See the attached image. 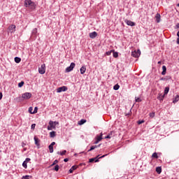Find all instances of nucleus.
<instances>
[{"mask_svg": "<svg viewBox=\"0 0 179 179\" xmlns=\"http://www.w3.org/2000/svg\"><path fill=\"white\" fill-rule=\"evenodd\" d=\"M24 6L25 8H29V9H36V3L33 2L31 0H25L24 3Z\"/></svg>", "mask_w": 179, "mask_h": 179, "instance_id": "obj_1", "label": "nucleus"}, {"mask_svg": "<svg viewBox=\"0 0 179 179\" xmlns=\"http://www.w3.org/2000/svg\"><path fill=\"white\" fill-rule=\"evenodd\" d=\"M31 93L30 92H25L24 94H22V98L23 99V100H29V99H31Z\"/></svg>", "mask_w": 179, "mask_h": 179, "instance_id": "obj_2", "label": "nucleus"}, {"mask_svg": "<svg viewBox=\"0 0 179 179\" xmlns=\"http://www.w3.org/2000/svg\"><path fill=\"white\" fill-rule=\"evenodd\" d=\"M131 57H134V58H139L141 57V50H134L131 52Z\"/></svg>", "mask_w": 179, "mask_h": 179, "instance_id": "obj_3", "label": "nucleus"}, {"mask_svg": "<svg viewBox=\"0 0 179 179\" xmlns=\"http://www.w3.org/2000/svg\"><path fill=\"white\" fill-rule=\"evenodd\" d=\"M76 64L74 62H71L70 66L66 67L65 72H71V71H73V68H75Z\"/></svg>", "mask_w": 179, "mask_h": 179, "instance_id": "obj_4", "label": "nucleus"}, {"mask_svg": "<svg viewBox=\"0 0 179 179\" xmlns=\"http://www.w3.org/2000/svg\"><path fill=\"white\" fill-rule=\"evenodd\" d=\"M38 72L41 75L45 73V64H42L41 66L38 68Z\"/></svg>", "mask_w": 179, "mask_h": 179, "instance_id": "obj_5", "label": "nucleus"}, {"mask_svg": "<svg viewBox=\"0 0 179 179\" xmlns=\"http://www.w3.org/2000/svg\"><path fill=\"white\" fill-rule=\"evenodd\" d=\"M9 33H15L16 31V25L15 24H11L8 27V29Z\"/></svg>", "mask_w": 179, "mask_h": 179, "instance_id": "obj_6", "label": "nucleus"}, {"mask_svg": "<svg viewBox=\"0 0 179 179\" xmlns=\"http://www.w3.org/2000/svg\"><path fill=\"white\" fill-rule=\"evenodd\" d=\"M68 90V87L66 86H62L57 89V93H61L62 92H66Z\"/></svg>", "mask_w": 179, "mask_h": 179, "instance_id": "obj_7", "label": "nucleus"}, {"mask_svg": "<svg viewBox=\"0 0 179 179\" xmlns=\"http://www.w3.org/2000/svg\"><path fill=\"white\" fill-rule=\"evenodd\" d=\"M99 156L100 155H98V156H96V157H95L94 158H90L89 159V163H99Z\"/></svg>", "mask_w": 179, "mask_h": 179, "instance_id": "obj_8", "label": "nucleus"}, {"mask_svg": "<svg viewBox=\"0 0 179 179\" xmlns=\"http://www.w3.org/2000/svg\"><path fill=\"white\" fill-rule=\"evenodd\" d=\"M31 37H33L34 38H36V37H37V28H34L32 30Z\"/></svg>", "mask_w": 179, "mask_h": 179, "instance_id": "obj_9", "label": "nucleus"}, {"mask_svg": "<svg viewBox=\"0 0 179 179\" xmlns=\"http://www.w3.org/2000/svg\"><path fill=\"white\" fill-rule=\"evenodd\" d=\"M34 141H35V145H37L38 149H40V139L37 137L34 138Z\"/></svg>", "mask_w": 179, "mask_h": 179, "instance_id": "obj_10", "label": "nucleus"}, {"mask_svg": "<svg viewBox=\"0 0 179 179\" xmlns=\"http://www.w3.org/2000/svg\"><path fill=\"white\" fill-rule=\"evenodd\" d=\"M125 22L128 26H131V27H134V26L136 24L135 22L128 20H126Z\"/></svg>", "mask_w": 179, "mask_h": 179, "instance_id": "obj_11", "label": "nucleus"}, {"mask_svg": "<svg viewBox=\"0 0 179 179\" xmlns=\"http://www.w3.org/2000/svg\"><path fill=\"white\" fill-rule=\"evenodd\" d=\"M90 38H96V37H97V32L93 31L92 33H90Z\"/></svg>", "mask_w": 179, "mask_h": 179, "instance_id": "obj_12", "label": "nucleus"}, {"mask_svg": "<svg viewBox=\"0 0 179 179\" xmlns=\"http://www.w3.org/2000/svg\"><path fill=\"white\" fill-rule=\"evenodd\" d=\"M76 169H78L77 166H73L69 171V173H70V174H72V173H73V171H75V170H76Z\"/></svg>", "mask_w": 179, "mask_h": 179, "instance_id": "obj_13", "label": "nucleus"}, {"mask_svg": "<svg viewBox=\"0 0 179 179\" xmlns=\"http://www.w3.org/2000/svg\"><path fill=\"white\" fill-rule=\"evenodd\" d=\"M14 61L16 64H20V62L22 61V59L19 57H15L14 59Z\"/></svg>", "mask_w": 179, "mask_h": 179, "instance_id": "obj_14", "label": "nucleus"}, {"mask_svg": "<svg viewBox=\"0 0 179 179\" xmlns=\"http://www.w3.org/2000/svg\"><path fill=\"white\" fill-rule=\"evenodd\" d=\"M103 139V133H101L100 136L97 135L96 136V140L99 141V142Z\"/></svg>", "mask_w": 179, "mask_h": 179, "instance_id": "obj_15", "label": "nucleus"}, {"mask_svg": "<svg viewBox=\"0 0 179 179\" xmlns=\"http://www.w3.org/2000/svg\"><path fill=\"white\" fill-rule=\"evenodd\" d=\"M160 17H161L159 13H157V15H155L157 23H160Z\"/></svg>", "mask_w": 179, "mask_h": 179, "instance_id": "obj_16", "label": "nucleus"}, {"mask_svg": "<svg viewBox=\"0 0 179 179\" xmlns=\"http://www.w3.org/2000/svg\"><path fill=\"white\" fill-rule=\"evenodd\" d=\"M166 72H167V67H166V66H163L162 75H166Z\"/></svg>", "mask_w": 179, "mask_h": 179, "instance_id": "obj_17", "label": "nucleus"}, {"mask_svg": "<svg viewBox=\"0 0 179 179\" xmlns=\"http://www.w3.org/2000/svg\"><path fill=\"white\" fill-rule=\"evenodd\" d=\"M49 125L50 127H52V129H55V124H54V122L53 121H50L49 122Z\"/></svg>", "mask_w": 179, "mask_h": 179, "instance_id": "obj_18", "label": "nucleus"}, {"mask_svg": "<svg viewBox=\"0 0 179 179\" xmlns=\"http://www.w3.org/2000/svg\"><path fill=\"white\" fill-rule=\"evenodd\" d=\"M81 75H83L85 72H86V67L85 66H82L80 69Z\"/></svg>", "mask_w": 179, "mask_h": 179, "instance_id": "obj_19", "label": "nucleus"}, {"mask_svg": "<svg viewBox=\"0 0 179 179\" xmlns=\"http://www.w3.org/2000/svg\"><path fill=\"white\" fill-rule=\"evenodd\" d=\"M157 174H162V166H157L155 169Z\"/></svg>", "mask_w": 179, "mask_h": 179, "instance_id": "obj_20", "label": "nucleus"}, {"mask_svg": "<svg viewBox=\"0 0 179 179\" xmlns=\"http://www.w3.org/2000/svg\"><path fill=\"white\" fill-rule=\"evenodd\" d=\"M169 92H170V87H166L164 89V95H167L169 94Z\"/></svg>", "mask_w": 179, "mask_h": 179, "instance_id": "obj_21", "label": "nucleus"}, {"mask_svg": "<svg viewBox=\"0 0 179 179\" xmlns=\"http://www.w3.org/2000/svg\"><path fill=\"white\" fill-rule=\"evenodd\" d=\"M85 123H86V120L85 119H82L78 122V125H83Z\"/></svg>", "mask_w": 179, "mask_h": 179, "instance_id": "obj_22", "label": "nucleus"}, {"mask_svg": "<svg viewBox=\"0 0 179 179\" xmlns=\"http://www.w3.org/2000/svg\"><path fill=\"white\" fill-rule=\"evenodd\" d=\"M56 135H57V132H55L54 131L50 132V136L51 138H55Z\"/></svg>", "mask_w": 179, "mask_h": 179, "instance_id": "obj_23", "label": "nucleus"}, {"mask_svg": "<svg viewBox=\"0 0 179 179\" xmlns=\"http://www.w3.org/2000/svg\"><path fill=\"white\" fill-rule=\"evenodd\" d=\"M57 155H60L61 156H64V155H66V150H64L62 152L58 151L57 152Z\"/></svg>", "mask_w": 179, "mask_h": 179, "instance_id": "obj_24", "label": "nucleus"}, {"mask_svg": "<svg viewBox=\"0 0 179 179\" xmlns=\"http://www.w3.org/2000/svg\"><path fill=\"white\" fill-rule=\"evenodd\" d=\"M48 149L50 150V153H54V147L52 145H49Z\"/></svg>", "mask_w": 179, "mask_h": 179, "instance_id": "obj_25", "label": "nucleus"}, {"mask_svg": "<svg viewBox=\"0 0 179 179\" xmlns=\"http://www.w3.org/2000/svg\"><path fill=\"white\" fill-rule=\"evenodd\" d=\"M111 138H113V131H111L110 134L107 135L105 137V139H111Z\"/></svg>", "mask_w": 179, "mask_h": 179, "instance_id": "obj_26", "label": "nucleus"}, {"mask_svg": "<svg viewBox=\"0 0 179 179\" xmlns=\"http://www.w3.org/2000/svg\"><path fill=\"white\" fill-rule=\"evenodd\" d=\"M97 145H92L87 152H92V150H94V149H97Z\"/></svg>", "mask_w": 179, "mask_h": 179, "instance_id": "obj_27", "label": "nucleus"}, {"mask_svg": "<svg viewBox=\"0 0 179 179\" xmlns=\"http://www.w3.org/2000/svg\"><path fill=\"white\" fill-rule=\"evenodd\" d=\"M179 101V95H176V96L173 99V103H177Z\"/></svg>", "mask_w": 179, "mask_h": 179, "instance_id": "obj_28", "label": "nucleus"}, {"mask_svg": "<svg viewBox=\"0 0 179 179\" xmlns=\"http://www.w3.org/2000/svg\"><path fill=\"white\" fill-rule=\"evenodd\" d=\"M152 157L154 159H159V155H157V152H154L152 155Z\"/></svg>", "mask_w": 179, "mask_h": 179, "instance_id": "obj_29", "label": "nucleus"}, {"mask_svg": "<svg viewBox=\"0 0 179 179\" xmlns=\"http://www.w3.org/2000/svg\"><path fill=\"white\" fill-rule=\"evenodd\" d=\"M120 89V85L116 84L113 86V90H118Z\"/></svg>", "mask_w": 179, "mask_h": 179, "instance_id": "obj_30", "label": "nucleus"}, {"mask_svg": "<svg viewBox=\"0 0 179 179\" xmlns=\"http://www.w3.org/2000/svg\"><path fill=\"white\" fill-rule=\"evenodd\" d=\"M53 170H55V171H59V165H55Z\"/></svg>", "mask_w": 179, "mask_h": 179, "instance_id": "obj_31", "label": "nucleus"}, {"mask_svg": "<svg viewBox=\"0 0 179 179\" xmlns=\"http://www.w3.org/2000/svg\"><path fill=\"white\" fill-rule=\"evenodd\" d=\"M113 57L114 58H118V53H117V52H115V51H113Z\"/></svg>", "mask_w": 179, "mask_h": 179, "instance_id": "obj_32", "label": "nucleus"}, {"mask_svg": "<svg viewBox=\"0 0 179 179\" xmlns=\"http://www.w3.org/2000/svg\"><path fill=\"white\" fill-rule=\"evenodd\" d=\"M24 85V81H21L18 83V87H23V85Z\"/></svg>", "mask_w": 179, "mask_h": 179, "instance_id": "obj_33", "label": "nucleus"}, {"mask_svg": "<svg viewBox=\"0 0 179 179\" xmlns=\"http://www.w3.org/2000/svg\"><path fill=\"white\" fill-rule=\"evenodd\" d=\"M22 166L24 167V169H27V162L24 161L22 163Z\"/></svg>", "mask_w": 179, "mask_h": 179, "instance_id": "obj_34", "label": "nucleus"}, {"mask_svg": "<svg viewBox=\"0 0 179 179\" xmlns=\"http://www.w3.org/2000/svg\"><path fill=\"white\" fill-rule=\"evenodd\" d=\"M135 101L136 103H141V101H142V99L140 98H135Z\"/></svg>", "mask_w": 179, "mask_h": 179, "instance_id": "obj_35", "label": "nucleus"}, {"mask_svg": "<svg viewBox=\"0 0 179 179\" xmlns=\"http://www.w3.org/2000/svg\"><path fill=\"white\" fill-rule=\"evenodd\" d=\"M157 99L159 100V101H163V99L162 98V94H159L157 96Z\"/></svg>", "mask_w": 179, "mask_h": 179, "instance_id": "obj_36", "label": "nucleus"}, {"mask_svg": "<svg viewBox=\"0 0 179 179\" xmlns=\"http://www.w3.org/2000/svg\"><path fill=\"white\" fill-rule=\"evenodd\" d=\"M28 111H29V113L30 114H34V113H33V107H31V106L29 107Z\"/></svg>", "mask_w": 179, "mask_h": 179, "instance_id": "obj_37", "label": "nucleus"}, {"mask_svg": "<svg viewBox=\"0 0 179 179\" xmlns=\"http://www.w3.org/2000/svg\"><path fill=\"white\" fill-rule=\"evenodd\" d=\"M58 163V160L56 159L53 162V163L50 165L51 167H52V166H55V164H57Z\"/></svg>", "mask_w": 179, "mask_h": 179, "instance_id": "obj_38", "label": "nucleus"}, {"mask_svg": "<svg viewBox=\"0 0 179 179\" xmlns=\"http://www.w3.org/2000/svg\"><path fill=\"white\" fill-rule=\"evenodd\" d=\"M143 122H145V120H138V121L137 122V124H138V125H141V124H143Z\"/></svg>", "mask_w": 179, "mask_h": 179, "instance_id": "obj_39", "label": "nucleus"}, {"mask_svg": "<svg viewBox=\"0 0 179 179\" xmlns=\"http://www.w3.org/2000/svg\"><path fill=\"white\" fill-rule=\"evenodd\" d=\"M38 110V108L35 107V108H34V111H33V114H36Z\"/></svg>", "mask_w": 179, "mask_h": 179, "instance_id": "obj_40", "label": "nucleus"}, {"mask_svg": "<svg viewBox=\"0 0 179 179\" xmlns=\"http://www.w3.org/2000/svg\"><path fill=\"white\" fill-rule=\"evenodd\" d=\"M114 50H110L106 52V55H111V52H113Z\"/></svg>", "mask_w": 179, "mask_h": 179, "instance_id": "obj_41", "label": "nucleus"}, {"mask_svg": "<svg viewBox=\"0 0 179 179\" xmlns=\"http://www.w3.org/2000/svg\"><path fill=\"white\" fill-rule=\"evenodd\" d=\"M149 116L151 117V118H153L155 117V113H150L149 114Z\"/></svg>", "mask_w": 179, "mask_h": 179, "instance_id": "obj_42", "label": "nucleus"}, {"mask_svg": "<svg viewBox=\"0 0 179 179\" xmlns=\"http://www.w3.org/2000/svg\"><path fill=\"white\" fill-rule=\"evenodd\" d=\"M166 80H170V79H171V76H166L165 78Z\"/></svg>", "mask_w": 179, "mask_h": 179, "instance_id": "obj_43", "label": "nucleus"}, {"mask_svg": "<svg viewBox=\"0 0 179 179\" xmlns=\"http://www.w3.org/2000/svg\"><path fill=\"white\" fill-rule=\"evenodd\" d=\"M36 128V124H32L31 126V129H34Z\"/></svg>", "mask_w": 179, "mask_h": 179, "instance_id": "obj_44", "label": "nucleus"}, {"mask_svg": "<svg viewBox=\"0 0 179 179\" xmlns=\"http://www.w3.org/2000/svg\"><path fill=\"white\" fill-rule=\"evenodd\" d=\"M108 154H106V155H102L100 157H98V159H103V157H106V156H108Z\"/></svg>", "mask_w": 179, "mask_h": 179, "instance_id": "obj_45", "label": "nucleus"}, {"mask_svg": "<svg viewBox=\"0 0 179 179\" xmlns=\"http://www.w3.org/2000/svg\"><path fill=\"white\" fill-rule=\"evenodd\" d=\"M53 123L55 124V127H57V125H59V122H53Z\"/></svg>", "mask_w": 179, "mask_h": 179, "instance_id": "obj_46", "label": "nucleus"}, {"mask_svg": "<svg viewBox=\"0 0 179 179\" xmlns=\"http://www.w3.org/2000/svg\"><path fill=\"white\" fill-rule=\"evenodd\" d=\"M48 131H52V127L50 126H48Z\"/></svg>", "mask_w": 179, "mask_h": 179, "instance_id": "obj_47", "label": "nucleus"}, {"mask_svg": "<svg viewBox=\"0 0 179 179\" xmlns=\"http://www.w3.org/2000/svg\"><path fill=\"white\" fill-rule=\"evenodd\" d=\"M64 162L65 163H67V162H69V159L65 158V159H64Z\"/></svg>", "mask_w": 179, "mask_h": 179, "instance_id": "obj_48", "label": "nucleus"}, {"mask_svg": "<svg viewBox=\"0 0 179 179\" xmlns=\"http://www.w3.org/2000/svg\"><path fill=\"white\" fill-rule=\"evenodd\" d=\"M2 97H3V95L2 94V92H0V100H2Z\"/></svg>", "mask_w": 179, "mask_h": 179, "instance_id": "obj_49", "label": "nucleus"}, {"mask_svg": "<svg viewBox=\"0 0 179 179\" xmlns=\"http://www.w3.org/2000/svg\"><path fill=\"white\" fill-rule=\"evenodd\" d=\"M99 142H100V141L96 139V141H94V145H97V143H99Z\"/></svg>", "mask_w": 179, "mask_h": 179, "instance_id": "obj_50", "label": "nucleus"}, {"mask_svg": "<svg viewBox=\"0 0 179 179\" xmlns=\"http://www.w3.org/2000/svg\"><path fill=\"white\" fill-rule=\"evenodd\" d=\"M30 158H26L25 162L27 163L28 162H30Z\"/></svg>", "mask_w": 179, "mask_h": 179, "instance_id": "obj_51", "label": "nucleus"}, {"mask_svg": "<svg viewBox=\"0 0 179 179\" xmlns=\"http://www.w3.org/2000/svg\"><path fill=\"white\" fill-rule=\"evenodd\" d=\"M55 145V142H52L51 144H50V146H53Z\"/></svg>", "mask_w": 179, "mask_h": 179, "instance_id": "obj_52", "label": "nucleus"}, {"mask_svg": "<svg viewBox=\"0 0 179 179\" xmlns=\"http://www.w3.org/2000/svg\"><path fill=\"white\" fill-rule=\"evenodd\" d=\"M160 80H166V78L162 77V78H160Z\"/></svg>", "mask_w": 179, "mask_h": 179, "instance_id": "obj_53", "label": "nucleus"}, {"mask_svg": "<svg viewBox=\"0 0 179 179\" xmlns=\"http://www.w3.org/2000/svg\"><path fill=\"white\" fill-rule=\"evenodd\" d=\"M176 29H179V23L176 24Z\"/></svg>", "mask_w": 179, "mask_h": 179, "instance_id": "obj_54", "label": "nucleus"}, {"mask_svg": "<svg viewBox=\"0 0 179 179\" xmlns=\"http://www.w3.org/2000/svg\"><path fill=\"white\" fill-rule=\"evenodd\" d=\"M165 96H166V95H164V94H162V98L164 99V97H165Z\"/></svg>", "mask_w": 179, "mask_h": 179, "instance_id": "obj_55", "label": "nucleus"}, {"mask_svg": "<svg viewBox=\"0 0 179 179\" xmlns=\"http://www.w3.org/2000/svg\"><path fill=\"white\" fill-rule=\"evenodd\" d=\"M26 146V144L24 143H22V148H24Z\"/></svg>", "mask_w": 179, "mask_h": 179, "instance_id": "obj_56", "label": "nucleus"}, {"mask_svg": "<svg viewBox=\"0 0 179 179\" xmlns=\"http://www.w3.org/2000/svg\"><path fill=\"white\" fill-rule=\"evenodd\" d=\"M177 44H179V38H177Z\"/></svg>", "mask_w": 179, "mask_h": 179, "instance_id": "obj_57", "label": "nucleus"}, {"mask_svg": "<svg viewBox=\"0 0 179 179\" xmlns=\"http://www.w3.org/2000/svg\"><path fill=\"white\" fill-rule=\"evenodd\" d=\"M161 64H162V62H161V61L158 62V64H159V65H160Z\"/></svg>", "mask_w": 179, "mask_h": 179, "instance_id": "obj_58", "label": "nucleus"}, {"mask_svg": "<svg viewBox=\"0 0 179 179\" xmlns=\"http://www.w3.org/2000/svg\"><path fill=\"white\" fill-rule=\"evenodd\" d=\"M177 36H178V38H179V31L177 32Z\"/></svg>", "mask_w": 179, "mask_h": 179, "instance_id": "obj_59", "label": "nucleus"}, {"mask_svg": "<svg viewBox=\"0 0 179 179\" xmlns=\"http://www.w3.org/2000/svg\"><path fill=\"white\" fill-rule=\"evenodd\" d=\"M101 145V144H99V145H98L96 146H98L97 148H100Z\"/></svg>", "mask_w": 179, "mask_h": 179, "instance_id": "obj_60", "label": "nucleus"}, {"mask_svg": "<svg viewBox=\"0 0 179 179\" xmlns=\"http://www.w3.org/2000/svg\"><path fill=\"white\" fill-rule=\"evenodd\" d=\"M127 115H129V113H127V114H126V117H127Z\"/></svg>", "mask_w": 179, "mask_h": 179, "instance_id": "obj_61", "label": "nucleus"}, {"mask_svg": "<svg viewBox=\"0 0 179 179\" xmlns=\"http://www.w3.org/2000/svg\"><path fill=\"white\" fill-rule=\"evenodd\" d=\"M24 150H26V148H24Z\"/></svg>", "mask_w": 179, "mask_h": 179, "instance_id": "obj_62", "label": "nucleus"}, {"mask_svg": "<svg viewBox=\"0 0 179 179\" xmlns=\"http://www.w3.org/2000/svg\"><path fill=\"white\" fill-rule=\"evenodd\" d=\"M1 152H2L1 150H0V153H1Z\"/></svg>", "mask_w": 179, "mask_h": 179, "instance_id": "obj_63", "label": "nucleus"}]
</instances>
